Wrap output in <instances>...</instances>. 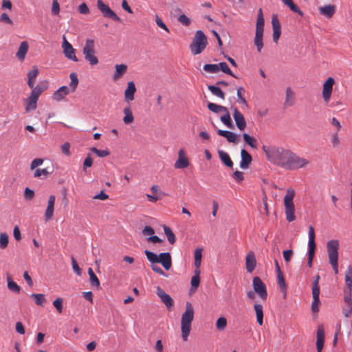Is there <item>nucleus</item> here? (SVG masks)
<instances>
[{"label":"nucleus","instance_id":"obj_51","mask_svg":"<svg viewBox=\"0 0 352 352\" xmlns=\"http://www.w3.org/2000/svg\"><path fill=\"white\" fill-rule=\"evenodd\" d=\"M243 92H245V89L242 87H239L237 88L236 95H237V98H238V101L239 103L244 104L245 106H248L246 100L242 96Z\"/></svg>","mask_w":352,"mask_h":352},{"label":"nucleus","instance_id":"obj_14","mask_svg":"<svg viewBox=\"0 0 352 352\" xmlns=\"http://www.w3.org/2000/svg\"><path fill=\"white\" fill-rule=\"evenodd\" d=\"M189 166V161L186 156L185 151L181 148L178 152V159L175 162L174 166L177 169L186 168Z\"/></svg>","mask_w":352,"mask_h":352},{"label":"nucleus","instance_id":"obj_45","mask_svg":"<svg viewBox=\"0 0 352 352\" xmlns=\"http://www.w3.org/2000/svg\"><path fill=\"white\" fill-rule=\"evenodd\" d=\"M199 273H200L199 270H196L195 271V275L191 278V281H190L191 287H192V288H194L195 289H196L198 287L199 283H200Z\"/></svg>","mask_w":352,"mask_h":352},{"label":"nucleus","instance_id":"obj_28","mask_svg":"<svg viewBox=\"0 0 352 352\" xmlns=\"http://www.w3.org/2000/svg\"><path fill=\"white\" fill-rule=\"evenodd\" d=\"M38 74V70L36 67L28 72V85L30 88H33L35 84V78Z\"/></svg>","mask_w":352,"mask_h":352},{"label":"nucleus","instance_id":"obj_17","mask_svg":"<svg viewBox=\"0 0 352 352\" xmlns=\"http://www.w3.org/2000/svg\"><path fill=\"white\" fill-rule=\"evenodd\" d=\"M217 133L219 135L226 138L229 142L236 144L239 142V135L233 132L218 129Z\"/></svg>","mask_w":352,"mask_h":352},{"label":"nucleus","instance_id":"obj_15","mask_svg":"<svg viewBox=\"0 0 352 352\" xmlns=\"http://www.w3.org/2000/svg\"><path fill=\"white\" fill-rule=\"evenodd\" d=\"M56 197L54 195H50L47 201V206L45 212V219L49 221L52 219L54 215V204Z\"/></svg>","mask_w":352,"mask_h":352},{"label":"nucleus","instance_id":"obj_37","mask_svg":"<svg viewBox=\"0 0 352 352\" xmlns=\"http://www.w3.org/2000/svg\"><path fill=\"white\" fill-rule=\"evenodd\" d=\"M163 230L168 242L170 244H174L176 241V237L172 230L167 226H163Z\"/></svg>","mask_w":352,"mask_h":352},{"label":"nucleus","instance_id":"obj_54","mask_svg":"<svg viewBox=\"0 0 352 352\" xmlns=\"http://www.w3.org/2000/svg\"><path fill=\"white\" fill-rule=\"evenodd\" d=\"M63 299L61 298H57L53 302V305L57 310V311L59 314H61L63 312Z\"/></svg>","mask_w":352,"mask_h":352},{"label":"nucleus","instance_id":"obj_57","mask_svg":"<svg viewBox=\"0 0 352 352\" xmlns=\"http://www.w3.org/2000/svg\"><path fill=\"white\" fill-rule=\"evenodd\" d=\"M155 23L157 25V26L164 30L167 32H170L166 25L163 22L162 19L158 15L155 16Z\"/></svg>","mask_w":352,"mask_h":352},{"label":"nucleus","instance_id":"obj_34","mask_svg":"<svg viewBox=\"0 0 352 352\" xmlns=\"http://www.w3.org/2000/svg\"><path fill=\"white\" fill-rule=\"evenodd\" d=\"M254 310L256 315V320L257 322L262 325L263 323V306L260 304H255L254 306Z\"/></svg>","mask_w":352,"mask_h":352},{"label":"nucleus","instance_id":"obj_63","mask_svg":"<svg viewBox=\"0 0 352 352\" xmlns=\"http://www.w3.org/2000/svg\"><path fill=\"white\" fill-rule=\"evenodd\" d=\"M92 164H93V160H92L91 155L89 154L86 157V158L85 159L84 162H83L84 171L86 170L87 168L91 167L92 166Z\"/></svg>","mask_w":352,"mask_h":352},{"label":"nucleus","instance_id":"obj_5","mask_svg":"<svg viewBox=\"0 0 352 352\" xmlns=\"http://www.w3.org/2000/svg\"><path fill=\"white\" fill-rule=\"evenodd\" d=\"M294 197L295 190L293 188H288L284 197V206L285 217L289 222H292L296 219L295 206L293 201Z\"/></svg>","mask_w":352,"mask_h":352},{"label":"nucleus","instance_id":"obj_1","mask_svg":"<svg viewBox=\"0 0 352 352\" xmlns=\"http://www.w3.org/2000/svg\"><path fill=\"white\" fill-rule=\"evenodd\" d=\"M262 148L268 161L285 170H298L306 167L310 163L308 159L282 146L263 145Z\"/></svg>","mask_w":352,"mask_h":352},{"label":"nucleus","instance_id":"obj_47","mask_svg":"<svg viewBox=\"0 0 352 352\" xmlns=\"http://www.w3.org/2000/svg\"><path fill=\"white\" fill-rule=\"evenodd\" d=\"M243 140H245V142L249 146H250L252 148H256V140L254 137L250 136L248 133H244L243 135Z\"/></svg>","mask_w":352,"mask_h":352},{"label":"nucleus","instance_id":"obj_61","mask_svg":"<svg viewBox=\"0 0 352 352\" xmlns=\"http://www.w3.org/2000/svg\"><path fill=\"white\" fill-rule=\"evenodd\" d=\"M60 12V6L58 2V0H53L52 6V14L53 15H56Z\"/></svg>","mask_w":352,"mask_h":352},{"label":"nucleus","instance_id":"obj_49","mask_svg":"<svg viewBox=\"0 0 352 352\" xmlns=\"http://www.w3.org/2000/svg\"><path fill=\"white\" fill-rule=\"evenodd\" d=\"M227 326V320L225 317L222 316L217 319L216 322V327L219 331H223Z\"/></svg>","mask_w":352,"mask_h":352},{"label":"nucleus","instance_id":"obj_31","mask_svg":"<svg viewBox=\"0 0 352 352\" xmlns=\"http://www.w3.org/2000/svg\"><path fill=\"white\" fill-rule=\"evenodd\" d=\"M116 72L113 74L114 80L119 79L127 70V66L124 64L116 65Z\"/></svg>","mask_w":352,"mask_h":352},{"label":"nucleus","instance_id":"obj_53","mask_svg":"<svg viewBox=\"0 0 352 352\" xmlns=\"http://www.w3.org/2000/svg\"><path fill=\"white\" fill-rule=\"evenodd\" d=\"M31 297L34 298L35 303L38 305L43 306L45 301V296L42 294H32Z\"/></svg>","mask_w":352,"mask_h":352},{"label":"nucleus","instance_id":"obj_7","mask_svg":"<svg viewBox=\"0 0 352 352\" xmlns=\"http://www.w3.org/2000/svg\"><path fill=\"white\" fill-rule=\"evenodd\" d=\"M82 53L85 58L91 65H96L98 63V59L96 56L95 42L92 38H87L82 48Z\"/></svg>","mask_w":352,"mask_h":352},{"label":"nucleus","instance_id":"obj_18","mask_svg":"<svg viewBox=\"0 0 352 352\" xmlns=\"http://www.w3.org/2000/svg\"><path fill=\"white\" fill-rule=\"evenodd\" d=\"M272 25L273 28V41L277 43L281 34V26L276 16L272 17Z\"/></svg>","mask_w":352,"mask_h":352},{"label":"nucleus","instance_id":"obj_55","mask_svg":"<svg viewBox=\"0 0 352 352\" xmlns=\"http://www.w3.org/2000/svg\"><path fill=\"white\" fill-rule=\"evenodd\" d=\"M91 151L96 154L99 157H104L109 155L108 150H99L95 147L91 148Z\"/></svg>","mask_w":352,"mask_h":352},{"label":"nucleus","instance_id":"obj_44","mask_svg":"<svg viewBox=\"0 0 352 352\" xmlns=\"http://www.w3.org/2000/svg\"><path fill=\"white\" fill-rule=\"evenodd\" d=\"M203 69L206 72L216 74L219 72V64H206Z\"/></svg>","mask_w":352,"mask_h":352},{"label":"nucleus","instance_id":"obj_29","mask_svg":"<svg viewBox=\"0 0 352 352\" xmlns=\"http://www.w3.org/2000/svg\"><path fill=\"white\" fill-rule=\"evenodd\" d=\"M264 17L262 12V9L258 10L257 16L256 25V32H263L264 31Z\"/></svg>","mask_w":352,"mask_h":352},{"label":"nucleus","instance_id":"obj_58","mask_svg":"<svg viewBox=\"0 0 352 352\" xmlns=\"http://www.w3.org/2000/svg\"><path fill=\"white\" fill-rule=\"evenodd\" d=\"M51 173V172L48 171L47 168H43V169H36L35 171H34V177H40L41 176V175H43L45 176H47L48 175H50Z\"/></svg>","mask_w":352,"mask_h":352},{"label":"nucleus","instance_id":"obj_22","mask_svg":"<svg viewBox=\"0 0 352 352\" xmlns=\"http://www.w3.org/2000/svg\"><path fill=\"white\" fill-rule=\"evenodd\" d=\"M318 10L320 14L330 19L336 12V6L332 4L325 5L320 7Z\"/></svg>","mask_w":352,"mask_h":352},{"label":"nucleus","instance_id":"obj_24","mask_svg":"<svg viewBox=\"0 0 352 352\" xmlns=\"http://www.w3.org/2000/svg\"><path fill=\"white\" fill-rule=\"evenodd\" d=\"M324 342V331L322 326H319L317 330L316 348L318 352H321Z\"/></svg>","mask_w":352,"mask_h":352},{"label":"nucleus","instance_id":"obj_64","mask_svg":"<svg viewBox=\"0 0 352 352\" xmlns=\"http://www.w3.org/2000/svg\"><path fill=\"white\" fill-rule=\"evenodd\" d=\"M278 283L281 289H286V283L281 272L278 274Z\"/></svg>","mask_w":352,"mask_h":352},{"label":"nucleus","instance_id":"obj_50","mask_svg":"<svg viewBox=\"0 0 352 352\" xmlns=\"http://www.w3.org/2000/svg\"><path fill=\"white\" fill-rule=\"evenodd\" d=\"M69 78L71 80L70 87H71L72 91H74L76 89L78 85V76L76 73L73 72V73L70 74Z\"/></svg>","mask_w":352,"mask_h":352},{"label":"nucleus","instance_id":"obj_13","mask_svg":"<svg viewBox=\"0 0 352 352\" xmlns=\"http://www.w3.org/2000/svg\"><path fill=\"white\" fill-rule=\"evenodd\" d=\"M62 47L66 58L74 62H77L78 60L75 55L74 48L72 47L70 43L68 42L65 36L63 37Z\"/></svg>","mask_w":352,"mask_h":352},{"label":"nucleus","instance_id":"obj_27","mask_svg":"<svg viewBox=\"0 0 352 352\" xmlns=\"http://www.w3.org/2000/svg\"><path fill=\"white\" fill-rule=\"evenodd\" d=\"M295 102V93L291 87H288L285 90V105L287 107H292L294 104Z\"/></svg>","mask_w":352,"mask_h":352},{"label":"nucleus","instance_id":"obj_25","mask_svg":"<svg viewBox=\"0 0 352 352\" xmlns=\"http://www.w3.org/2000/svg\"><path fill=\"white\" fill-rule=\"evenodd\" d=\"M69 93V88L67 86H62L53 94L52 98L56 101H60L63 100Z\"/></svg>","mask_w":352,"mask_h":352},{"label":"nucleus","instance_id":"obj_26","mask_svg":"<svg viewBox=\"0 0 352 352\" xmlns=\"http://www.w3.org/2000/svg\"><path fill=\"white\" fill-rule=\"evenodd\" d=\"M28 49H29V45L27 41H23L21 43L20 46L18 49V51L16 54V56L17 57V58L19 60H21V61L24 60V59L25 58V55L28 51Z\"/></svg>","mask_w":352,"mask_h":352},{"label":"nucleus","instance_id":"obj_30","mask_svg":"<svg viewBox=\"0 0 352 352\" xmlns=\"http://www.w3.org/2000/svg\"><path fill=\"white\" fill-rule=\"evenodd\" d=\"M218 154L220 160L226 166L230 168H232L233 162L226 152L221 150L218 151Z\"/></svg>","mask_w":352,"mask_h":352},{"label":"nucleus","instance_id":"obj_16","mask_svg":"<svg viewBox=\"0 0 352 352\" xmlns=\"http://www.w3.org/2000/svg\"><path fill=\"white\" fill-rule=\"evenodd\" d=\"M233 118L237 128L240 131H243L246 127V122L243 115L238 110L237 108L234 109Z\"/></svg>","mask_w":352,"mask_h":352},{"label":"nucleus","instance_id":"obj_38","mask_svg":"<svg viewBox=\"0 0 352 352\" xmlns=\"http://www.w3.org/2000/svg\"><path fill=\"white\" fill-rule=\"evenodd\" d=\"M220 120L228 128L232 129L234 127L228 109L223 112V115L221 116Z\"/></svg>","mask_w":352,"mask_h":352},{"label":"nucleus","instance_id":"obj_35","mask_svg":"<svg viewBox=\"0 0 352 352\" xmlns=\"http://www.w3.org/2000/svg\"><path fill=\"white\" fill-rule=\"evenodd\" d=\"M124 116L123 118V122L126 124H129L133 122L134 118L132 111L129 107H125L123 110Z\"/></svg>","mask_w":352,"mask_h":352},{"label":"nucleus","instance_id":"obj_46","mask_svg":"<svg viewBox=\"0 0 352 352\" xmlns=\"http://www.w3.org/2000/svg\"><path fill=\"white\" fill-rule=\"evenodd\" d=\"M9 242L8 235L6 232L0 234V248L3 250L7 248Z\"/></svg>","mask_w":352,"mask_h":352},{"label":"nucleus","instance_id":"obj_59","mask_svg":"<svg viewBox=\"0 0 352 352\" xmlns=\"http://www.w3.org/2000/svg\"><path fill=\"white\" fill-rule=\"evenodd\" d=\"M178 21L185 26H188L190 24V19L184 14L178 17Z\"/></svg>","mask_w":352,"mask_h":352},{"label":"nucleus","instance_id":"obj_41","mask_svg":"<svg viewBox=\"0 0 352 352\" xmlns=\"http://www.w3.org/2000/svg\"><path fill=\"white\" fill-rule=\"evenodd\" d=\"M7 282H8V288L9 290H10L12 292L14 293H19L21 288L12 279L11 277L8 276L7 277Z\"/></svg>","mask_w":352,"mask_h":352},{"label":"nucleus","instance_id":"obj_32","mask_svg":"<svg viewBox=\"0 0 352 352\" xmlns=\"http://www.w3.org/2000/svg\"><path fill=\"white\" fill-rule=\"evenodd\" d=\"M38 100V99L30 95L26 100L25 111L29 112L30 111L35 110L37 107Z\"/></svg>","mask_w":352,"mask_h":352},{"label":"nucleus","instance_id":"obj_36","mask_svg":"<svg viewBox=\"0 0 352 352\" xmlns=\"http://www.w3.org/2000/svg\"><path fill=\"white\" fill-rule=\"evenodd\" d=\"M208 108L210 111L214 113H223L224 111H226V109H228L226 107L217 104L212 102H209L208 104Z\"/></svg>","mask_w":352,"mask_h":352},{"label":"nucleus","instance_id":"obj_42","mask_svg":"<svg viewBox=\"0 0 352 352\" xmlns=\"http://www.w3.org/2000/svg\"><path fill=\"white\" fill-rule=\"evenodd\" d=\"M208 88L214 96H217L221 99L225 98L224 93L219 87L215 85H209Z\"/></svg>","mask_w":352,"mask_h":352},{"label":"nucleus","instance_id":"obj_19","mask_svg":"<svg viewBox=\"0 0 352 352\" xmlns=\"http://www.w3.org/2000/svg\"><path fill=\"white\" fill-rule=\"evenodd\" d=\"M158 263H160L166 270H169L172 266V258L169 252H162L159 254Z\"/></svg>","mask_w":352,"mask_h":352},{"label":"nucleus","instance_id":"obj_60","mask_svg":"<svg viewBox=\"0 0 352 352\" xmlns=\"http://www.w3.org/2000/svg\"><path fill=\"white\" fill-rule=\"evenodd\" d=\"M72 268H73L74 271L75 272V273L77 275L80 276L81 273H82L81 269L79 267L76 259L73 256L72 257Z\"/></svg>","mask_w":352,"mask_h":352},{"label":"nucleus","instance_id":"obj_2","mask_svg":"<svg viewBox=\"0 0 352 352\" xmlns=\"http://www.w3.org/2000/svg\"><path fill=\"white\" fill-rule=\"evenodd\" d=\"M346 287L343 291L342 314L345 318H349L352 314V267L349 266L345 274Z\"/></svg>","mask_w":352,"mask_h":352},{"label":"nucleus","instance_id":"obj_40","mask_svg":"<svg viewBox=\"0 0 352 352\" xmlns=\"http://www.w3.org/2000/svg\"><path fill=\"white\" fill-rule=\"evenodd\" d=\"M263 32H256L254 37V44L256 46L257 50L260 52L263 47Z\"/></svg>","mask_w":352,"mask_h":352},{"label":"nucleus","instance_id":"obj_12","mask_svg":"<svg viewBox=\"0 0 352 352\" xmlns=\"http://www.w3.org/2000/svg\"><path fill=\"white\" fill-rule=\"evenodd\" d=\"M156 294L168 310H171L174 306V300L172 297L166 294L160 286L156 288Z\"/></svg>","mask_w":352,"mask_h":352},{"label":"nucleus","instance_id":"obj_33","mask_svg":"<svg viewBox=\"0 0 352 352\" xmlns=\"http://www.w3.org/2000/svg\"><path fill=\"white\" fill-rule=\"evenodd\" d=\"M283 3L285 4V6H287V7L289 8V9L295 12V13H297L298 14H299L300 16H303V12H302V10L299 8V7L298 6H296L294 1L292 0H281Z\"/></svg>","mask_w":352,"mask_h":352},{"label":"nucleus","instance_id":"obj_21","mask_svg":"<svg viewBox=\"0 0 352 352\" xmlns=\"http://www.w3.org/2000/svg\"><path fill=\"white\" fill-rule=\"evenodd\" d=\"M136 91V87L134 82L130 81L127 83L126 89L124 91V100L126 102H131L134 100V94Z\"/></svg>","mask_w":352,"mask_h":352},{"label":"nucleus","instance_id":"obj_20","mask_svg":"<svg viewBox=\"0 0 352 352\" xmlns=\"http://www.w3.org/2000/svg\"><path fill=\"white\" fill-rule=\"evenodd\" d=\"M256 266V260L253 252H250L245 258V268L249 273H252Z\"/></svg>","mask_w":352,"mask_h":352},{"label":"nucleus","instance_id":"obj_10","mask_svg":"<svg viewBox=\"0 0 352 352\" xmlns=\"http://www.w3.org/2000/svg\"><path fill=\"white\" fill-rule=\"evenodd\" d=\"M97 6L104 17L110 18L115 21H120V17L102 0H98Z\"/></svg>","mask_w":352,"mask_h":352},{"label":"nucleus","instance_id":"obj_6","mask_svg":"<svg viewBox=\"0 0 352 352\" xmlns=\"http://www.w3.org/2000/svg\"><path fill=\"white\" fill-rule=\"evenodd\" d=\"M338 249L339 242L337 240H331L327 243V250L329 263L332 266L336 274H338Z\"/></svg>","mask_w":352,"mask_h":352},{"label":"nucleus","instance_id":"obj_56","mask_svg":"<svg viewBox=\"0 0 352 352\" xmlns=\"http://www.w3.org/2000/svg\"><path fill=\"white\" fill-rule=\"evenodd\" d=\"M152 270L161 276L167 277V274L162 270V268L157 265V263L151 264Z\"/></svg>","mask_w":352,"mask_h":352},{"label":"nucleus","instance_id":"obj_62","mask_svg":"<svg viewBox=\"0 0 352 352\" xmlns=\"http://www.w3.org/2000/svg\"><path fill=\"white\" fill-rule=\"evenodd\" d=\"M43 160L41 158H36L33 160L30 164V169L34 170L38 166L42 165Z\"/></svg>","mask_w":352,"mask_h":352},{"label":"nucleus","instance_id":"obj_39","mask_svg":"<svg viewBox=\"0 0 352 352\" xmlns=\"http://www.w3.org/2000/svg\"><path fill=\"white\" fill-rule=\"evenodd\" d=\"M88 274H89V279H90L91 285L93 287L98 289L99 287H100V280L98 278V277L96 276V275L94 274L93 270L91 267H89L88 269Z\"/></svg>","mask_w":352,"mask_h":352},{"label":"nucleus","instance_id":"obj_3","mask_svg":"<svg viewBox=\"0 0 352 352\" xmlns=\"http://www.w3.org/2000/svg\"><path fill=\"white\" fill-rule=\"evenodd\" d=\"M194 308L191 302H186L185 311L181 318V331L184 341H186L191 331V323L194 319Z\"/></svg>","mask_w":352,"mask_h":352},{"label":"nucleus","instance_id":"obj_4","mask_svg":"<svg viewBox=\"0 0 352 352\" xmlns=\"http://www.w3.org/2000/svg\"><path fill=\"white\" fill-rule=\"evenodd\" d=\"M208 44L207 37L202 30H197L190 44V50L193 55L200 54L206 47Z\"/></svg>","mask_w":352,"mask_h":352},{"label":"nucleus","instance_id":"obj_9","mask_svg":"<svg viewBox=\"0 0 352 352\" xmlns=\"http://www.w3.org/2000/svg\"><path fill=\"white\" fill-rule=\"evenodd\" d=\"M252 285L254 292L258 295V296L263 300L267 299V292L266 286L262 280L256 276L253 278Z\"/></svg>","mask_w":352,"mask_h":352},{"label":"nucleus","instance_id":"obj_48","mask_svg":"<svg viewBox=\"0 0 352 352\" xmlns=\"http://www.w3.org/2000/svg\"><path fill=\"white\" fill-rule=\"evenodd\" d=\"M221 70L223 73L232 76L234 78H236L235 75L233 74L228 65L225 62H221L219 63V71Z\"/></svg>","mask_w":352,"mask_h":352},{"label":"nucleus","instance_id":"obj_43","mask_svg":"<svg viewBox=\"0 0 352 352\" xmlns=\"http://www.w3.org/2000/svg\"><path fill=\"white\" fill-rule=\"evenodd\" d=\"M144 254L151 264L158 263L159 255H157L155 253L147 250L144 251Z\"/></svg>","mask_w":352,"mask_h":352},{"label":"nucleus","instance_id":"obj_52","mask_svg":"<svg viewBox=\"0 0 352 352\" xmlns=\"http://www.w3.org/2000/svg\"><path fill=\"white\" fill-rule=\"evenodd\" d=\"M32 89V90L31 91L30 96L38 99L39 96L45 89V87H42L40 86H34Z\"/></svg>","mask_w":352,"mask_h":352},{"label":"nucleus","instance_id":"obj_23","mask_svg":"<svg viewBox=\"0 0 352 352\" xmlns=\"http://www.w3.org/2000/svg\"><path fill=\"white\" fill-rule=\"evenodd\" d=\"M241 160L240 162V167L242 169L248 168L249 167L250 164L251 163V162L252 160V156L245 149H242L241 151Z\"/></svg>","mask_w":352,"mask_h":352},{"label":"nucleus","instance_id":"obj_8","mask_svg":"<svg viewBox=\"0 0 352 352\" xmlns=\"http://www.w3.org/2000/svg\"><path fill=\"white\" fill-rule=\"evenodd\" d=\"M309 241H308V261L307 265L309 267H312V262L315 254L316 243H315V232L314 228L310 226L309 227Z\"/></svg>","mask_w":352,"mask_h":352},{"label":"nucleus","instance_id":"obj_11","mask_svg":"<svg viewBox=\"0 0 352 352\" xmlns=\"http://www.w3.org/2000/svg\"><path fill=\"white\" fill-rule=\"evenodd\" d=\"M335 80L332 77H329L323 83L322 95L325 102L330 100Z\"/></svg>","mask_w":352,"mask_h":352}]
</instances>
